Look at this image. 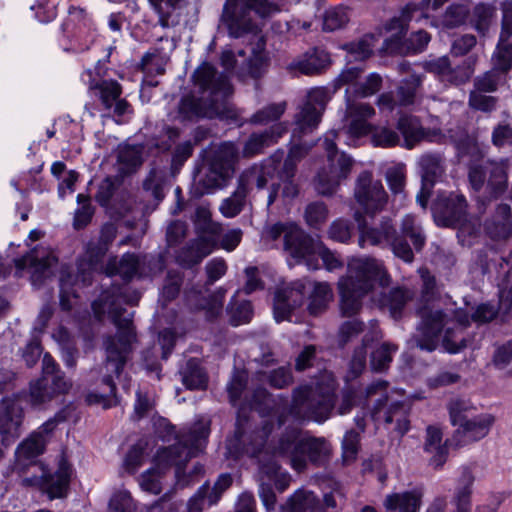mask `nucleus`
<instances>
[{"mask_svg": "<svg viewBox=\"0 0 512 512\" xmlns=\"http://www.w3.org/2000/svg\"><path fill=\"white\" fill-rule=\"evenodd\" d=\"M376 282L382 286L389 283V275L382 263L375 258L353 259L348 264L346 274L337 283L341 315H357L362 309L364 297L373 290Z\"/></svg>", "mask_w": 512, "mask_h": 512, "instance_id": "39448f33", "label": "nucleus"}, {"mask_svg": "<svg viewBox=\"0 0 512 512\" xmlns=\"http://www.w3.org/2000/svg\"><path fill=\"white\" fill-rule=\"evenodd\" d=\"M484 229L493 240H506L512 235V213L508 204L497 205L495 213L486 220Z\"/></svg>", "mask_w": 512, "mask_h": 512, "instance_id": "7c9ffc66", "label": "nucleus"}, {"mask_svg": "<svg viewBox=\"0 0 512 512\" xmlns=\"http://www.w3.org/2000/svg\"><path fill=\"white\" fill-rule=\"evenodd\" d=\"M244 410L238 411L236 429L234 436L227 441V449L231 456L238 458L242 454L257 458L259 464V472L272 479L279 470V465L274 456L287 458L292 467L295 469L294 458L300 455L302 438H300V430L295 427H287L280 435L276 444L273 445L271 456L265 445L269 435L272 432L273 424L265 421L261 429L253 430L247 433L245 423L248 422L243 414Z\"/></svg>", "mask_w": 512, "mask_h": 512, "instance_id": "f03ea898", "label": "nucleus"}, {"mask_svg": "<svg viewBox=\"0 0 512 512\" xmlns=\"http://www.w3.org/2000/svg\"><path fill=\"white\" fill-rule=\"evenodd\" d=\"M409 407L404 402H394L390 404L385 413V423H396V431L403 436L410 428L408 419Z\"/></svg>", "mask_w": 512, "mask_h": 512, "instance_id": "3c124183", "label": "nucleus"}, {"mask_svg": "<svg viewBox=\"0 0 512 512\" xmlns=\"http://www.w3.org/2000/svg\"><path fill=\"white\" fill-rule=\"evenodd\" d=\"M213 250L207 242L195 238L179 249L176 262L183 268H192L199 265Z\"/></svg>", "mask_w": 512, "mask_h": 512, "instance_id": "f704fd0d", "label": "nucleus"}, {"mask_svg": "<svg viewBox=\"0 0 512 512\" xmlns=\"http://www.w3.org/2000/svg\"><path fill=\"white\" fill-rule=\"evenodd\" d=\"M227 311L230 316V323L233 326H238L250 322L253 315L251 302L247 300L238 302L235 296L228 304Z\"/></svg>", "mask_w": 512, "mask_h": 512, "instance_id": "13d9d810", "label": "nucleus"}, {"mask_svg": "<svg viewBox=\"0 0 512 512\" xmlns=\"http://www.w3.org/2000/svg\"><path fill=\"white\" fill-rule=\"evenodd\" d=\"M109 512H135L136 505L127 490H118L113 493L108 504Z\"/></svg>", "mask_w": 512, "mask_h": 512, "instance_id": "774afa93", "label": "nucleus"}, {"mask_svg": "<svg viewBox=\"0 0 512 512\" xmlns=\"http://www.w3.org/2000/svg\"><path fill=\"white\" fill-rule=\"evenodd\" d=\"M387 185L394 195L404 194L406 187V167L396 164L387 168L385 172Z\"/></svg>", "mask_w": 512, "mask_h": 512, "instance_id": "052dcab7", "label": "nucleus"}, {"mask_svg": "<svg viewBox=\"0 0 512 512\" xmlns=\"http://www.w3.org/2000/svg\"><path fill=\"white\" fill-rule=\"evenodd\" d=\"M507 82V76L492 66V68L473 79V89L484 92L494 93Z\"/></svg>", "mask_w": 512, "mask_h": 512, "instance_id": "49530a36", "label": "nucleus"}, {"mask_svg": "<svg viewBox=\"0 0 512 512\" xmlns=\"http://www.w3.org/2000/svg\"><path fill=\"white\" fill-rule=\"evenodd\" d=\"M45 443L41 433H33L18 445L15 452V469L19 474L24 473L28 466H37L38 463L34 459L43 453Z\"/></svg>", "mask_w": 512, "mask_h": 512, "instance_id": "c85d7f7f", "label": "nucleus"}, {"mask_svg": "<svg viewBox=\"0 0 512 512\" xmlns=\"http://www.w3.org/2000/svg\"><path fill=\"white\" fill-rule=\"evenodd\" d=\"M139 299L140 295L128 288H119L117 293L105 297V303L108 305L110 318L117 327V333L114 336L107 337L105 341L106 360L104 367L107 374L103 377L102 384L106 389L101 393H89L87 395L89 404H100L105 409L118 404L112 374L119 377L129 359L132 352V343L136 338L132 323L133 313L123 308L122 304L134 306Z\"/></svg>", "mask_w": 512, "mask_h": 512, "instance_id": "f257e3e1", "label": "nucleus"}, {"mask_svg": "<svg viewBox=\"0 0 512 512\" xmlns=\"http://www.w3.org/2000/svg\"><path fill=\"white\" fill-rule=\"evenodd\" d=\"M358 223L359 239L361 248L365 246H378L390 248L393 255L405 263L414 261V252H421L426 243V235L421 225L413 215H405L398 231L393 219L383 216L375 226H369L361 212L354 214Z\"/></svg>", "mask_w": 512, "mask_h": 512, "instance_id": "20e7f679", "label": "nucleus"}, {"mask_svg": "<svg viewBox=\"0 0 512 512\" xmlns=\"http://www.w3.org/2000/svg\"><path fill=\"white\" fill-rule=\"evenodd\" d=\"M474 476L468 469H464L459 479L458 487L455 492L453 502L456 506V512L471 511V494Z\"/></svg>", "mask_w": 512, "mask_h": 512, "instance_id": "c03bdc74", "label": "nucleus"}, {"mask_svg": "<svg viewBox=\"0 0 512 512\" xmlns=\"http://www.w3.org/2000/svg\"><path fill=\"white\" fill-rule=\"evenodd\" d=\"M307 284L306 280H296L275 292L273 310L277 322L289 320L292 312L302 306Z\"/></svg>", "mask_w": 512, "mask_h": 512, "instance_id": "6ab92c4d", "label": "nucleus"}, {"mask_svg": "<svg viewBox=\"0 0 512 512\" xmlns=\"http://www.w3.org/2000/svg\"><path fill=\"white\" fill-rule=\"evenodd\" d=\"M441 441V430L435 426H428L426 429L424 450L428 453H434L430 459V464L436 469L442 467L446 462L448 447H453L450 443H447V440L443 445H441Z\"/></svg>", "mask_w": 512, "mask_h": 512, "instance_id": "c9c22d12", "label": "nucleus"}, {"mask_svg": "<svg viewBox=\"0 0 512 512\" xmlns=\"http://www.w3.org/2000/svg\"><path fill=\"white\" fill-rule=\"evenodd\" d=\"M421 168V183L427 186H434L436 181L444 173L443 158L438 153H426L419 159Z\"/></svg>", "mask_w": 512, "mask_h": 512, "instance_id": "79ce46f5", "label": "nucleus"}, {"mask_svg": "<svg viewBox=\"0 0 512 512\" xmlns=\"http://www.w3.org/2000/svg\"><path fill=\"white\" fill-rule=\"evenodd\" d=\"M353 223L344 218L334 220L327 229L328 238L339 243H347L353 232Z\"/></svg>", "mask_w": 512, "mask_h": 512, "instance_id": "0e129e2a", "label": "nucleus"}, {"mask_svg": "<svg viewBox=\"0 0 512 512\" xmlns=\"http://www.w3.org/2000/svg\"><path fill=\"white\" fill-rule=\"evenodd\" d=\"M286 103H272L254 113L249 119V123L257 125H265L273 121H277L285 112Z\"/></svg>", "mask_w": 512, "mask_h": 512, "instance_id": "bf43d9fd", "label": "nucleus"}, {"mask_svg": "<svg viewBox=\"0 0 512 512\" xmlns=\"http://www.w3.org/2000/svg\"><path fill=\"white\" fill-rule=\"evenodd\" d=\"M349 21L347 9L343 6H337L326 10L323 19V30L332 32L340 29Z\"/></svg>", "mask_w": 512, "mask_h": 512, "instance_id": "69168bd1", "label": "nucleus"}, {"mask_svg": "<svg viewBox=\"0 0 512 512\" xmlns=\"http://www.w3.org/2000/svg\"><path fill=\"white\" fill-rule=\"evenodd\" d=\"M139 258L134 253H125L120 260L110 258L105 267L107 276L120 275L123 280L130 281L138 272Z\"/></svg>", "mask_w": 512, "mask_h": 512, "instance_id": "58836bf2", "label": "nucleus"}, {"mask_svg": "<svg viewBox=\"0 0 512 512\" xmlns=\"http://www.w3.org/2000/svg\"><path fill=\"white\" fill-rule=\"evenodd\" d=\"M300 447V455L294 458L295 470L298 472L304 471L308 463L317 467L325 466L332 454L331 444L323 437H304Z\"/></svg>", "mask_w": 512, "mask_h": 512, "instance_id": "aec40b11", "label": "nucleus"}, {"mask_svg": "<svg viewBox=\"0 0 512 512\" xmlns=\"http://www.w3.org/2000/svg\"><path fill=\"white\" fill-rule=\"evenodd\" d=\"M397 130L402 135L403 146L407 149H413L423 141L438 144H446L448 142V136L441 129L425 128L420 118L411 114H404L399 117ZM449 138L453 143H458L460 140L452 135Z\"/></svg>", "mask_w": 512, "mask_h": 512, "instance_id": "f8f14e48", "label": "nucleus"}, {"mask_svg": "<svg viewBox=\"0 0 512 512\" xmlns=\"http://www.w3.org/2000/svg\"><path fill=\"white\" fill-rule=\"evenodd\" d=\"M450 422L453 426H461L472 417H475L476 407L470 400L455 398L451 399L447 406Z\"/></svg>", "mask_w": 512, "mask_h": 512, "instance_id": "09e8293b", "label": "nucleus"}, {"mask_svg": "<svg viewBox=\"0 0 512 512\" xmlns=\"http://www.w3.org/2000/svg\"><path fill=\"white\" fill-rule=\"evenodd\" d=\"M21 394H13L0 400L1 444L7 448L21 435L24 410L20 404Z\"/></svg>", "mask_w": 512, "mask_h": 512, "instance_id": "2eb2a0df", "label": "nucleus"}, {"mask_svg": "<svg viewBox=\"0 0 512 512\" xmlns=\"http://www.w3.org/2000/svg\"><path fill=\"white\" fill-rule=\"evenodd\" d=\"M333 298L330 285L326 282H316L309 297L308 311L311 315L317 316L326 311Z\"/></svg>", "mask_w": 512, "mask_h": 512, "instance_id": "a18cd8bd", "label": "nucleus"}, {"mask_svg": "<svg viewBox=\"0 0 512 512\" xmlns=\"http://www.w3.org/2000/svg\"><path fill=\"white\" fill-rule=\"evenodd\" d=\"M192 221L197 239L207 242L212 249L217 248L223 227L220 222L213 220L210 209L205 206L197 207Z\"/></svg>", "mask_w": 512, "mask_h": 512, "instance_id": "bb28decb", "label": "nucleus"}, {"mask_svg": "<svg viewBox=\"0 0 512 512\" xmlns=\"http://www.w3.org/2000/svg\"><path fill=\"white\" fill-rule=\"evenodd\" d=\"M278 10L277 5L268 0H225L220 20L229 36L241 38L260 31L253 15L264 19Z\"/></svg>", "mask_w": 512, "mask_h": 512, "instance_id": "0eeeda50", "label": "nucleus"}, {"mask_svg": "<svg viewBox=\"0 0 512 512\" xmlns=\"http://www.w3.org/2000/svg\"><path fill=\"white\" fill-rule=\"evenodd\" d=\"M319 242L295 225L285 234L284 250L295 264L305 263L309 269L317 268L315 258Z\"/></svg>", "mask_w": 512, "mask_h": 512, "instance_id": "a211bd4d", "label": "nucleus"}, {"mask_svg": "<svg viewBox=\"0 0 512 512\" xmlns=\"http://www.w3.org/2000/svg\"><path fill=\"white\" fill-rule=\"evenodd\" d=\"M39 474L24 477L21 484L25 487H39L46 491L51 498H61L65 495L71 476V467L65 459H61L57 471L49 473L43 465L35 466Z\"/></svg>", "mask_w": 512, "mask_h": 512, "instance_id": "4468645a", "label": "nucleus"}, {"mask_svg": "<svg viewBox=\"0 0 512 512\" xmlns=\"http://www.w3.org/2000/svg\"><path fill=\"white\" fill-rule=\"evenodd\" d=\"M95 88L99 90L101 102L106 109H111L122 94V87L115 80H103Z\"/></svg>", "mask_w": 512, "mask_h": 512, "instance_id": "e2e57ef3", "label": "nucleus"}, {"mask_svg": "<svg viewBox=\"0 0 512 512\" xmlns=\"http://www.w3.org/2000/svg\"><path fill=\"white\" fill-rule=\"evenodd\" d=\"M492 65L507 76L512 69V41L510 39H498L495 52L492 56Z\"/></svg>", "mask_w": 512, "mask_h": 512, "instance_id": "6e6d98bb", "label": "nucleus"}, {"mask_svg": "<svg viewBox=\"0 0 512 512\" xmlns=\"http://www.w3.org/2000/svg\"><path fill=\"white\" fill-rule=\"evenodd\" d=\"M422 83L423 76L417 73H411L399 82L395 91L399 107L412 106L417 102Z\"/></svg>", "mask_w": 512, "mask_h": 512, "instance_id": "ea45409f", "label": "nucleus"}, {"mask_svg": "<svg viewBox=\"0 0 512 512\" xmlns=\"http://www.w3.org/2000/svg\"><path fill=\"white\" fill-rule=\"evenodd\" d=\"M287 127L282 123L271 126L261 133H253L244 144L242 155L245 158H251L263 153L264 149L275 144L284 133Z\"/></svg>", "mask_w": 512, "mask_h": 512, "instance_id": "c756f323", "label": "nucleus"}, {"mask_svg": "<svg viewBox=\"0 0 512 512\" xmlns=\"http://www.w3.org/2000/svg\"><path fill=\"white\" fill-rule=\"evenodd\" d=\"M198 94L190 92L181 97L177 105V118L181 122L226 117L238 126L244 121L226 106L225 99L232 94V85L225 73H220L209 63L200 65L192 75Z\"/></svg>", "mask_w": 512, "mask_h": 512, "instance_id": "7ed1b4c3", "label": "nucleus"}, {"mask_svg": "<svg viewBox=\"0 0 512 512\" xmlns=\"http://www.w3.org/2000/svg\"><path fill=\"white\" fill-rule=\"evenodd\" d=\"M287 512H325L321 500L312 491L297 490L286 502Z\"/></svg>", "mask_w": 512, "mask_h": 512, "instance_id": "a19ab883", "label": "nucleus"}, {"mask_svg": "<svg viewBox=\"0 0 512 512\" xmlns=\"http://www.w3.org/2000/svg\"><path fill=\"white\" fill-rule=\"evenodd\" d=\"M17 273L29 269L33 285H40L49 276L50 268L57 259L44 248H35L19 259H15Z\"/></svg>", "mask_w": 512, "mask_h": 512, "instance_id": "5701e85b", "label": "nucleus"}, {"mask_svg": "<svg viewBox=\"0 0 512 512\" xmlns=\"http://www.w3.org/2000/svg\"><path fill=\"white\" fill-rule=\"evenodd\" d=\"M494 423L490 414H479L459 426L452 437L447 439L454 448H460L486 437Z\"/></svg>", "mask_w": 512, "mask_h": 512, "instance_id": "4be33fe9", "label": "nucleus"}, {"mask_svg": "<svg viewBox=\"0 0 512 512\" xmlns=\"http://www.w3.org/2000/svg\"><path fill=\"white\" fill-rule=\"evenodd\" d=\"M71 386V382L62 375L41 377L30 383L29 403L32 407L39 408L56 396L67 393Z\"/></svg>", "mask_w": 512, "mask_h": 512, "instance_id": "412c9836", "label": "nucleus"}, {"mask_svg": "<svg viewBox=\"0 0 512 512\" xmlns=\"http://www.w3.org/2000/svg\"><path fill=\"white\" fill-rule=\"evenodd\" d=\"M248 192L236 183V189L233 193L222 200L219 211L225 218H234L238 216L247 204Z\"/></svg>", "mask_w": 512, "mask_h": 512, "instance_id": "de8ad7c7", "label": "nucleus"}, {"mask_svg": "<svg viewBox=\"0 0 512 512\" xmlns=\"http://www.w3.org/2000/svg\"><path fill=\"white\" fill-rule=\"evenodd\" d=\"M398 347L394 344L383 343L371 352L370 365L373 371L383 372L389 368L392 355Z\"/></svg>", "mask_w": 512, "mask_h": 512, "instance_id": "4d7b16f0", "label": "nucleus"}, {"mask_svg": "<svg viewBox=\"0 0 512 512\" xmlns=\"http://www.w3.org/2000/svg\"><path fill=\"white\" fill-rule=\"evenodd\" d=\"M167 182L165 171L152 168L143 180L142 188L147 197H151L157 206L165 197L164 187Z\"/></svg>", "mask_w": 512, "mask_h": 512, "instance_id": "37998d69", "label": "nucleus"}, {"mask_svg": "<svg viewBox=\"0 0 512 512\" xmlns=\"http://www.w3.org/2000/svg\"><path fill=\"white\" fill-rule=\"evenodd\" d=\"M329 63V54L324 49L314 47L305 52L301 58L290 63L289 68L299 70L305 75H314L324 70Z\"/></svg>", "mask_w": 512, "mask_h": 512, "instance_id": "72a5a7b5", "label": "nucleus"}, {"mask_svg": "<svg viewBox=\"0 0 512 512\" xmlns=\"http://www.w3.org/2000/svg\"><path fill=\"white\" fill-rule=\"evenodd\" d=\"M107 251V248H103L95 241H90L87 244L85 255L78 261L76 281L87 286L92 283L93 272L105 273L106 265L102 261Z\"/></svg>", "mask_w": 512, "mask_h": 512, "instance_id": "a878e982", "label": "nucleus"}, {"mask_svg": "<svg viewBox=\"0 0 512 512\" xmlns=\"http://www.w3.org/2000/svg\"><path fill=\"white\" fill-rule=\"evenodd\" d=\"M335 406V381L329 375L292 390L289 414L297 420L326 421Z\"/></svg>", "mask_w": 512, "mask_h": 512, "instance_id": "423d86ee", "label": "nucleus"}, {"mask_svg": "<svg viewBox=\"0 0 512 512\" xmlns=\"http://www.w3.org/2000/svg\"><path fill=\"white\" fill-rule=\"evenodd\" d=\"M342 180L344 179L333 173L327 166H324L318 171L313 183L319 195L329 197L337 191Z\"/></svg>", "mask_w": 512, "mask_h": 512, "instance_id": "8fccbe9b", "label": "nucleus"}, {"mask_svg": "<svg viewBox=\"0 0 512 512\" xmlns=\"http://www.w3.org/2000/svg\"><path fill=\"white\" fill-rule=\"evenodd\" d=\"M117 160L121 166L120 171L130 174L142 165L141 150L136 146H121L118 150Z\"/></svg>", "mask_w": 512, "mask_h": 512, "instance_id": "864d4df0", "label": "nucleus"}, {"mask_svg": "<svg viewBox=\"0 0 512 512\" xmlns=\"http://www.w3.org/2000/svg\"><path fill=\"white\" fill-rule=\"evenodd\" d=\"M340 131L331 130L324 138V149L327 154L326 165L333 173H336L343 179H346L354 163V160L344 152H340L337 148L335 140L338 139Z\"/></svg>", "mask_w": 512, "mask_h": 512, "instance_id": "cd10ccee", "label": "nucleus"}, {"mask_svg": "<svg viewBox=\"0 0 512 512\" xmlns=\"http://www.w3.org/2000/svg\"><path fill=\"white\" fill-rule=\"evenodd\" d=\"M374 115L375 109L370 104L358 102L346 96L344 118L349 122L346 125V133L356 138L370 133L373 126L368 120Z\"/></svg>", "mask_w": 512, "mask_h": 512, "instance_id": "b1692460", "label": "nucleus"}, {"mask_svg": "<svg viewBox=\"0 0 512 512\" xmlns=\"http://www.w3.org/2000/svg\"><path fill=\"white\" fill-rule=\"evenodd\" d=\"M225 294L224 288H218L208 296L193 292L188 296V302L196 310H204L208 320H214L222 313Z\"/></svg>", "mask_w": 512, "mask_h": 512, "instance_id": "473e14b6", "label": "nucleus"}, {"mask_svg": "<svg viewBox=\"0 0 512 512\" xmlns=\"http://www.w3.org/2000/svg\"><path fill=\"white\" fill-rule=\"evenodd\" d=\"M412 298L413 293L409 289L400 287L391 289L385 296L391 316L394 319L401 318L406 304L411 301Z\"/></svg>", "mask_w": 512, "mask_h": 512, "instance_id": "603ef678", "label": "nucleus"}, {"mask_svg": "<svg viewBox=\"0 0 512 512\" xmlns=\"http://www.w3.org/2000/svg\"><path fill=\"white\" fill-rule=\"evenodd\" d=\"M431 211L438 226L456 228L467 221V201L461 194H439L432 203Z\"/></svg>", "mask_w": 512, "mask_h": 512, "instance_id": "ddd939ff", "label": "nucleus"}, {"mask_svg": "<svg viewBox=\"0 0 512 512\" xmlns=\"http://www.w3.org/2000/svg\"><path fill=\"white\" fill-rule=\"evenodd\" d=\"M417 315L421 321L412 340L417 348L432 352L437 348L440 334L448 323V315L443 310L426 305L417 309Z\"/></svg>", "mask_w": 512, "mask_h": 512, "instance_id": "9b49d317", "label": "nucleus"}, {"mask_svg": "<svg viewBox=\"0 0 512 512\" xmlns=\"http://www.w3.org/2000/svg\"><path fill=\"white\" fill-rule=\"evenodd\" d=\"M508 161L487 160L469 167L468 178L472 189L481 191L486 183L485 194L479 198V210L485 212L487 205L504 194L508 187Z\"/></svg>", "mask_w": 512, "mask_h": 512, "instance_id": "1a4fd4ad", "label": "nucleus"}, {"mask_svg": "<svg viewBox=\"0 0 512 512\" xmlns=\"http://www.w3.org/2000/svg\"><path fill=\"white\" fill-rule=\"evenodd\" d=\"M328 100L329 93L324 87H316L309 91L306 102L296 115L297 128L293 131L294 138L309 133L318 126Z\"/></svg>", "mask_w": 512, "mask_h": 512, "instance_id": "f3484780", "label": "nucleus"}, {"mask_svg": "<svg viewBox=\"0 0 512 512\" xmlns=\"http://www.w3.org/2000/svg\"><path fill=\"white\" fill-rule=\"evenodd\" d=\"M240 152L233 142H223L203 161L198 186L201 193H211L228 185L236 172Z\"/></svg>", "mask_w": 512, "mask_h": 512, "instance_id": "6e6552de", "label": "nucleus"}, {"mask_svg": "<svg viewBox=\"0 0 512 512\" xmlns=\"http://www.w3.org/2000/svg\"><path fill=\"white\" fill-rule=\"evenodd\" d=\"M430 41V35L424 30H418L404 39L399 34L385 40L384 48L390 53H418L422 52Z\"/></svg>", "mask_w": 512, "mask_h": 512, "instance_id": "2f4dec72", "label": "nucleus"}, {"mask_svg": "<svg viewBox=\"0 0 512 512\" xmlns=\"http://www.w3.org/2000/svg\"><path fill=\"white\" fill-rule=\"evenodd\" d=\"M472 89L469 92L468 106L476 111L490 113L496 109L498 97Z\"/></svg>", "mask_w": 512, "mask_h": 512, "instance_id": "680f3d73", "label": "nucleus"}, {"mask_svg": "<svg viewBox=\"0 0 512 512\" xmlns=\"http://www.w3.org/2000/svg\"><path fill=\"white\" fill-rule=\"evenodd\" d=\"M282 153H276L268 158L263 164H254L241 172L237 179L245 191L249 193L252 186L261 190L267 186L269 180L274 177L278 165L281 162Z\"/></svg>", "mask_w": 512, "mask_h": 512, "instance_id": "393cba45", "label": "nucleus"}, {"mask_svg": "<svg viewBox=\"0 0 512 512\" xmlns=\"http://www.w3.org/2000/svg\"><path fill=\"white\" fill-rule=\"evenodd\" d=\"M354 197L367 214L374 215L387 204L388 195L379 180H374L369 171H362L354 187Z\"/></svg>", "mask_w": 512, "mask_h": 512, "instance_id": "dca6fc26", "label": "nucleus"}, {"mask_svg": "<svg viewBox=\"0 0 512 512\" xmlns=\"http://www.w3.org/2000/svg\"><path fill=\"white\" fill-rule=\"evenodd\" d=\"M210 433L208 424L199 423L188 433L183 434L177 443L158 450L156 463L161 468L176 466L177 472L184 469L189 459L200 453Z\"/></svg>", "mask_w": 512, "mask_h": 512, "instance_id": "9d476101", "label": "nucleus"}, {"mask_svg": "<svg viewBox=\"0 0 512 512\" xmlns=\"http://www.w3.org/2000/svg\"><path fill=\"white\" fill-rule=\"evenodd\" d=\"M422 504V494L406 491L387 495L383 506L387 512H417Z\"/></svg>", "mask_w": 512, "mask_h": 512, "instance_id": "e433bc0d", "label": "nucleus"}, {"mask_svg": "<svg viewBox=\"0 0 512 512\" xmlns=\"http://www.w3.org/2000/svg\"><path fill=\"white\" fill-rule=\"evenodd\" d=\"M495 8L492 5L480 3L473 8L471 16V24L475 30L481 34L486 35L493 22Z\"/></svg>", "mask_w": 512, "mask_h": 512, "instance_id": "5fc2aeb1", "label": "nucleus"}, {"mask_svg": "<svg viewBox=\"0 0 512 512\" xmlns=\"http://www.w3.org/2000/svg\"><path fill=\"white\" fill-rule=\"evenodd\" d=\"M179 374L183 385L190 390H204L207 387L208 377L197 358L188 359L180 368Z\"/></svg>", "mask_w": 512, "mask_h": 512, "instance_id": "4c0bfd02", "label": "nucleus"}, {"mask_svg": "<svg viewBox=\"0 0 512 512\" xmlns=\"http://www.w3.org/2000/svg\"><path fill=\"white\" fill-rule=\"evenodd\" d=\"M304 217L310 227L318 229L328 218V208L324 202H312L307 205Z\"/></svg>", "mask_w": 512, "mask_h": 512, "instance_id": "338daca9", "label": "nucleus"}]
</instances>
